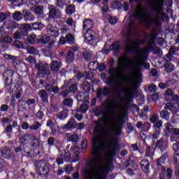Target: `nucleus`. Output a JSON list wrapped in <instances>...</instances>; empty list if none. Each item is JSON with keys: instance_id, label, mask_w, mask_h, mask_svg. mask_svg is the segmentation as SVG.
Masks as SVG:
<instances>
[{"instance_id": "obj_1", "label": "nucleus", "mask_w": 179, "mask_h": 179, "mask_svg": "<svg viewBox=\"0 0 179 179\" xmlns=\"http://www.w3.org/2000/svg\"><path fill=\"white\" fill-rule=\"evenodd\" d=\"M136 30V24L134 21H131L129 26L122 29V34L124 37H126L125 41V50L127 52H137L138 57L134 59H129L127 65L124 66L122 65L124 62V57H120L118 59V65H120V68L121 71L122 69H129L132 75H136L138 73V69L141 66H145L146 69H149V64L148 63L142 62L143 61V52L145 48H140L139 45H143L146 43V39H139L137 41H132L131 36Z\"/></svg>"}, {"instance_id": "obj_2", "label": "nucleus", "mask_w": 179, "mask_h": 179, "mask_svg": "<svg viewBox=\"0 0 179 179\" xmlns=\"http://www.w3.org/2000/svg\"><path fill=\"white\" fill-rule=\"evenodd\" d=\"M122 131V124L117 122L114 124H108L106 128V136L108 140L106 143H103L99 137L92 139V155L95 156V159H101L104 149L107 150L109 156L114 157L117 155V152L120 151V143L117 139H111V132L115 135H121Z\"/></svg>"}, {"instance_id": "obj_3", "label": "nucleus", "mask_w": 179, "mask_h": 179, "mask_svg": "<svg viewBox=\"0 0 179 179\" xmlns=\"http://www.w3.org/2000/svg\"><path fill=\"white\" fill-rule=\"evenodd\" d=\"M108 64L110 69H108V73L110 76L106 81V85H108V86H111V87H113L115 93H116L117 97H120V96H121V90L123 89V91L126 93L124 96V103L127 105L131 104L132 100H134V97H135L138 93L136 89H135L134 87V85L136 83V80H135L134 78L118 79L117 76H115V73L118 74L120 73V71H118V69L113 67L114 66V59L110 60ZM128 82L131 83L133 85L129 88V90L124 88L122 86V83H127Z\"/></svg>"}, {"instance_id": "obj_4", "label": "nucleus", "mask_w": 179, "mask_h": 179, "mask_svg": "<svg viewBox=\"0 0 179 179\" xmlns=\"http://www.w3.org/2000/svg\"><path fill=\"white\" fill-rule=\"evenodd\" d=\"M150 5L152 10L156 13L155 17L152 19V22L155 24V28L152 29L150 33H145V38L155 41L157 36L156 30H160L162 26H163L162 20L167 22L170 18L169 15L164 11V8H163V5H164V0H150Z\"/></svg>"}, {"instance_id": "obj_5", "label": "nucleus", "mask_w": 179, "mask_h": 179, "mask_svg": "<svg viewBox=\"0 0 179 179\" xmlns=\"http://www.w3.org/2000/svg\"><path fill=\"white\" fill-rule=\"evenodd\" d=\"M104 106L107 108V110H103L100 107H96L94 110V113L96 117H100L102 115V118H99L98 121L96 122V125L94 129V132L98 136L103 135L104 134V127L101 122L104 124H110V114H114L116 108H120L122 107V105H118L115 99H106L103 102Z\"/></svg>"}, {"instance_id": "obj_6", "label": "nucleus", "mask_w": 179, "mask_h": 179, "mask_svg": "<svg viewBox=\"0 0 179 179\" xmlns=\"http://www.w3.org/2000/svg\"><path fill=\"white\" fill-rule=\"evenodd\" d=\"M90 169H86L84 171L87 179H106L105 174H108V171H111V162H107L106 164L102 165L99 168L96 166V164H93L92 162H90Z\"/></svg>"}, {"instance_id": "obj_7", "label": "nucleus", "mask_w": 179, "mask_h": 179, "mask_svg": "<svg viewBox=\"0 0 179 179\" xmlns=\"http://www.w3.org/2000/svg\"><path fill=\"white\" fill-rule=\"evenodd\" d=\"M135 17L142 21L146 29L152 27V21L149 20V17H146V8L141 4H138L135 12Z\"/></svg>"}, {"instance_id": "obj_8", "label": "nucleus", "mask_w": 179, "mask_h": 179, "mask_svg": "<svg viewBox=\"0 0 179 179\" xmlns=\"http://www.w3.org/2000/svg\"><path fill=\"white\" fill-rule=\"evenodd\" d=\"M36 173L42 178H47L48 177V174H50V164L43 162L39 161L37 162L36 165Z\"/></svg>"}, {"instance_id": "obj_9", "label": "nucleus", "mask_w": 179, "mask_h": 179, "mask_svg": "<svg viewBox=\"0 0 179 179\" xmlns=\"http://www.w3.org/2000/svg\"><path fill=\"white\" fill-rule=\"evenodd\" d=\"M64 162H69L71 160V152H66L64 150L59 151V155L57 158L56 162L57 164H64Z\"/></svg>"}, {"instance_id": "obj_10", "label": "nucleus", "mask_w": 179, "mask_h": 179, "mask_svg": "<svg viewBox=\"0 0 179 179\" xmlns=\"http://www.w3.org/2000/svg\"><path fill=\"white\" fill-rule=\"evenodd\" d=\"M166 178L171 179L173 177V174L174 172L173 169L168 168L166 169V166H161V172L159 173V178L160 179H166Z\"/></svg>"}, {"instance_id": "obj_11", "label": "nucleus", "mask_w": 179, "mask_h": 179, "mask_svg": "<svg viewBox=\"0 0 179 179\" xmlns=\"http://www.w3.org/2000/svg\"><path fill=\"white\" fill-rule=\"evenodd\" d=\"M13 73H15V71H13V70L12 69L7 70L6 72L3 73V78H6V83L8 82V80H9V78H11V80H12V78L13 77ZM10 88H11L10 84L6 83L4 86L5 92L8 93L9 90H10Z\"/></svg>"}, {"instance_id": "obj_12", "label": "nucleus", "mask_w": 179, "mask_h": 179, "mask_svg": "<svg viewBox=\"0 0 179 179\" xmlns=\"http://www.w3.org/2000/svg\"><path fill=\"white\" fill-rule=\"evenodd\" d=\"M48 9V20H52V19H55V17H57V15L59 13V9L53 5H49Z\"/></svg>"}, {"instance_id": "obj_13", "label": "nucleus", "mask_w": 179, "mask_h": 179, "mask_svg": "<svg viewBox=\"0 0 179 179\" xmlns=\"http://www.w3.org/2000/svg\"><path fill=\"white\" fill-rule=\"evenodd\" d=\"M35 68H36L38 72L42 75H51V71L48 69L50 66L47 63L43 64H36Z\"/></svg>"}, {"instance_id": "obj_14", "label": "nucleus", "mask_w": 179, "mask_h": 179, "mask_svg": "<svg viewBox=\"0 0 179 179\" xmlns=\"http://www.w3.org/2000/svg\"><path fill=\"white\" fill-rule=\"evenodd\" d=\"M110 96V88L107 86L99 88L96 92V97L98 99H103V97H108Z\"/></svg>"}, {"instance_id": "obj_15", "label": "nucleus", "mask_w": 179, "mask_h": 179, "mask_svg": "<svg viewBox=\"0 0 179 179\" xmlns=\"http://www.w3.org/2000/svg\"><path fill=\"white\" fill-rule=\"evenodd\" d=\"M171 59H168V58L164 57V71L168 73H170V72H173L175 69L174 64H171Z\"/></svg>"}, {"instance_id": "obj_16", "label": "nucleus", "mask_w": 179, "mask_h": 179, "mask_svg": "<svg viewBox=\"0 0 179 179\" xmlns=\"http://www.w3.org/2000/svg\"><path fill=\"white\" fill-rule=\"evenodd\" d=\"M46 32L49 36H51L52 37H58L59 36V31L58 29L55 27H54V25L49 24L46 27Z\"/></svg>"}, {"instance_id": "obj_17", "label": "nucleus", "mask_w": 179, "mask_h": 179, "mask_svg": "<svg viewBox=\"0 0 179 179\" xmlns=\"http://www.w3.org/2000/svg\"><path fill=\"white\" fill-rule=\"evenodd\" d=\"M22 17L26 22H34V20L36 19V17L31 13V11L27 9L22 11Z\"/></svg>"}, {"instance_id": "obj_18", "label": "nucleus", "mask_w": 179, "mask_h": 179, "mask_svg": "<svg viewBox=\"0 0 179 179\" xmlns=\"http://www.w3.org/2000/svg\"><path fill=\"white\" fill-rule=\"evenodd\" d=\"M142 171L145 173V174H149L150 173V162L148 159H143L140 162Z\"/></svg>"}, {"instance_id": "obj_19", "label": "nucleus", "mask_w": 179, "mask_h": 179, "mask_svg": "<svg viewBox=\"0 0 179 179\" xmlns=\"http://www.w3.org/2000/svg\"><path fill=\"white\" fill-rule=\"evenodd\" d=\"M84 37L87 41L90 43V41H93L96 38V32L92 29L86 30Z\"/></svg>"}, {"instance_id": "obj_20", "label": "nucleus", "mask_w": 179, "mask_h": 179, "mask_svg": "<svg viewBox=\"0 0 179 179\" xmlns=\"http://www.w3.org/2000/svg\"><path fill=\"white\" fill-rule=\"evenodd\" d=\"M29 144L31 148H34V149H38L40 147V141H38V138H37L34 135L30 134Z\"/></svg>"}, {"instance_id": "obj_21", "label": "nucleus", "mask_w": 179, "mask_h": 179, "mask_svg": "<svg viewBox=\"0 0 179 179\" xmlns=\"http://www.w3.org/2000/svg\"><path fill=\"white\" fill-rule=\"evenodd\" d=\"M94 26V22L93 20L87 18L83 21V30H92V27Z\"/></svg>"}, {"instance_id": "obj_22", "label": "nucleus", "mask_w": 179, "mask_h": 179, "mask_svg": "<svg viewBox=\"0 0 179 179\" xmlns=\"http://www.w3.org/2000/svg\"><path fill=\"white\" fill-rule=\"evenodd\" d=\"M78 101H83V103H86L89 100V94L87 92H81L77 94Z\"/></svg>"}, {"instance_id": "obj_23", "label": "nucleus", "mask_w": 179, "mask_h": 179, "mask_svg": "<svg viewBox=\"0 0 179 179\" xmlns=\"http://www.w3.org/2000/svg\"><path fill=\"white\" fill-rule=\"evenodd\" d=\"M50 66L51 71H52L53 72H58V71L61 69L62 64H61V62L54 60L50 63Z\"/></svg>"}, {"instance_id": "obj_24", "label": "nucleus", "mask_w": 179, "mask_h": 179, "mask_svg": "<svg viewBox=\"0 0 179 179\" xmlns=\"http://www.w3.org/2000/svg\"><path fill=\"white\" fill-rule=\"evenodd\" d=\"M156 148H159L161 152L164 153V151L167 148V142L163 140V138H161L159 141L157 142Z\"/></svg>"}, {"instance_id": "obj_25", "label": "nucleus", "mask_w": 179, "mask_h": 179, "mask_svg": "<svg viewBox=\"0 0 179 179\" xmlns=\"http://www.w3.org/2000/svg\"><path fill=\"white\" fill-rule=\"evenodd\" d=\"M38 96L41 97L43 103H48V92L45 90H39Z\"/></svg>"}, {"instance_id": "obj_26", "label": "nucleus", "mask_w": 179, "mask_h": 179, "mask_svg": "<svg viewBox=\"0 0 179 179\" xmlns=\"http://www.w3.org/2000/svg\"><path fill=\"white\" fill-rule=\"evenodd\" d=\"M77 125L76 120H75V118L71 117L67 122L66 124L64 125V129H73V128H76Z\"/></svg>"}, {"instance_id": "obj_27", "label": "nucleus", "mask_w": 179, "mask_h": 179, "mask_svg": "<svg viewBox=\"0 0 179 179\" xmlns=\"http://www.w3.org/2000/svg\"><path fill=\"white\" fill-rule=\"evenodd\" d=\"M156 48V42L155 41H150L145 48L143 49L142 51L143 52H146L147 51H153Z\"/></svg>"}, {"instance_id": "obj_28", "label": "nucleus", "mask_w": 179, "mask_h": 179, "mask_svg": "<svg viewBox=\"0 0 179 179\" xmlns=\"http://www.w3.org/2000/svg\"><path fill=\"white\" fill-rule=\"evenodd\" d=\"M173 150L174 151V160L175 163H178V158L179 157V141L173 145Z\"/></svg>"}, {"instance_id": "obj_29", "label": "nucleus", "mask_w": 179, "mask_h": 179, "mask_svg": "<svg viewBox=\"0 0 179 179\" xmlns=\"http://www.w3.org/2000/svg\"><path fill=\"white\" fill-rule=\"evenodd\" d=\"M20 30L23 31L25 36H27L29 30H32V27L29 24H20Z\"/></svg>"}, {"instance_id": "obj_30", "label": "nucleus", "mask_w": 179, "mask_h": 179, "mask_svg": "<svg viewBox=\"0 0 179 179\" xmlns=\"http://www.w3.org/2000/svg\"><path fill=\"white\" fill-rule=\"evenodd\" d=\"M65 12L66 15H69V16H71V15H73V13L76 12V8L75 7V5L73 4L67 5L66 6Z\"/></svg>"}, {"instance_id": "obj_31", "label": "nucleus", "mask_w": 179, "mask_h": 179, "mask_svg": "<svg viewBox=\"0 0 179 179\" xmlns=\"http://www.w3.org/2000/svg\"><path fill=\"white\" fill-rule=\"evenodd\" d=\"M12 156H13V154L10 151V149L6 148L3 150V157L4 159L10 160V159H12Z\"/></svg>"}, {"instance_id": "obj_32", "label": "nucleus", "mask_w": 179, "mask_h": 179, "mask_svg": "<svg viewBox=\"0 0 179 179\" xmlns=\"http://www.w3.org/2000/svg\"><path fill=\"white\" fill-rule=\"evenodd\" d=\"M167 157V152H164V154H162L159 159L157 161V166L158 167H162V164H164V162H166Z\"/></svg>"}, {"instance_id": "obj_33", "label": "nucleus", "mask_w": 179, "mask_h": 179, "mask_svg": "<svg viewBox=\"0 0 179 179\" xmlns=\"http://www.w3.org/2000/svg\"><path fill=\"white\" fill-rule=\"evenodd\" d=\"M80 149L79 148V147L78 145H74L72 146L71 148V152H72L73 153H74L75 156H76V160L78 162V160H79V152H80Z\"/></svg>"}, {"instance_id": "obj_34", "label": "nucleus", "mask_w": 179, "mask_h": 179, "mask_svg": "<svg viewBox=\"0 0 179 179\" xmlns=\"http://www.w3.org/2000/svg\"><path fill=\"white\" fill-rule=\"evenodd\" d=\"M66 41L68 44H75V36L71 33L66 35Z\"/></svg>"}, {"instance_id": "obj_35", "label": "nucleus", "mask_w": 179, "mask_h": 179, "mask_svg": "<svg viewBox=\"0 0 179 179\" xmlns=\"http://www.w3.org/2000/svg\"><path fill=\"white\" fill-rule=\"evenodd\" d=\"M62 105L65 107H72L73 105V99L72 98H66L62 101Z\"/></svg>"}, {"instance_id": "obj_36", "label": "nucleus", "mask_w": 179, "mask_h": 179, "mask_svg": "<svg viewBox=\"0 0 179 179\" xmlns=\"http://www.w3.org/2000/svg\"><path fill=\"white\" fill-rule=\"evenodd\" d=\"M13 19H14V20H16V22H20V20L23 19V14H22V12L20 11H15L13 14Z\"/></svg>"}, {"instance_id": "obj_37", "label": "nucleus", "mask_w": 179, "mask_h": 179, "mask_svg": "<svg viewBox=\"0 0 179 179\" xmlns=\"http://www.w3.org/2000/svg\"><path fill=\"white\" fill-rule=\"evenodd\" d=\"M41 127H43V123L40 122H34V124L29 127V129L31 131H38Z\"/></svg>"}, {"instance_id": "obj_38", "label": "nucleus", "mask_w": 179, "mask_h": 179, "mask_svg": "<svg viewBox=\"0 0 179 179\" xmlns=\"http://www.w3.org/2000/svg\"><path fill=\"white\" fill-rule=\"evenodd\" d=\"M176 48L171 46L169 49V53L164 57V58H168L169 59H173V56L176 54Z\"/></svg>"}, {"instance_id": "obj_39", "label": "nucleus", "mask_w": 179, "mask_h": 179, "mask_svg": "<svg viewBox=\"0 0 179 179\" xmlns=\"http://www.w3.org/2000/svg\"><path fill=\"white\" fill-rule=\"evenodd\" d=\"M162 127H163V120H158L153 126L154 131H162Z\"/></svg>"}, {"instance_id": "obj_40", "label": "nucleus", "mask_w": 179, "mask_h": 179, "mask_svg": "<svg viewBox=\"0 0 179 179\" xmlns=\"http://www.w3.org/2000/svg\"><path fill=\"white\" fill-rule=\"evenodd\" d=\"M75 61V53L72 51H68L66 55V62L71 64V62H73Z\"/></svg>"}, {"instance_id": "obj_41", "label": "nucleus", "mask_w": 179, "mask_h": 179, "mask_svg": "<svg viewBox=\"0 0 179 179\" xmlns=\"http://www.w3.org/2000/svg\"><path fill=\"white\" fill-rule=\"evenodd\" d=\"M68 117V110H63L57 115V118L60 120H65Z\"/></svg>"}, {"instance_id": "obj_42", "label": "nucleus", "mask_w": 179, "mask_h": 179, "mask_svg": "<svg viewBox=\"0 0 179 179\" xmlns=\"http://www.w3.org/2000/svg\"><path fill=\"white\" fill-rule=\"evenodd\" d=\"M91 89L90 83H89L87 80L83 83V90H84L85 93L90 92Z\"/></svg>"}, {"instance_id": "obj_43", "label": "nucleus", "mask_w": 179, "mask_h": 179, "mask_svg": "<svg viewBox=\"0 0 179 179\" xmlns=\"http://www.w3.org/2000/svg\"><path fill=\"white\" fill-rule=\"evenodd\" d=\"M164 110H169V111H171L172 113H174L176 111V107L173 103H166L164 106Z\"/></svg>"}, {"instance_id": "obj_44", "label": "nucleus", "mask_w": 179, "mask_h": 179, "mask_svg": "<svg viewBox=\"0 0 179 179\" xmlns=\"http://www.w3.org/2000/svg\"><path fill=\"white\" fill-rule=\"evenodd\" d=\"M92 57H93L92 52L86 51L83 54V58L87 62L90 61V59H92Z\"/></svg>"}, {"instance_id": "obj_45", "label": "nucleus", "mask_w": 179, "mask_h": 179, "mask_svg": "<svg viewBox=\"0 0 179 179\" xmlns=\"http://www.w3.org/2000/svg\"><path fill=\"white\" fill-rule=\"evenodd\" d=\"M34 13H36V15H43V13H44V7L42 6L35 7Z\"/></svg>"}, {"instance_id": "obj_46", "label": "nucleus", "mask_w": 179, "mask_h": 179, "mask_svg": "<svg viewBox=\"0 0 179 179\" xmlns=\"http://www.w3.org/2000/svg\"><path fill=\"white\" fill-rule=\"evenodd\" d=\"M109 48L111 51H116V52H117V51H120V46L118 43L115 42L110 46Z\"/></svg>"}, {"instance_id": "obj_47", "label": "nucleus", "mask_w": 179, "mask_h": 179, "mask_svg": "<svg viewBox=\"0 0 179 179\" xmlns=\"http://www.w3.org/2000/svg\"><path fill=\"white\" fill-rule=\"evenodd\" d=\"M98 61H92L88 64V66L91 71H94V69H97Z\"/></svg>"}, {"instance_id": "obj_48", "label": "nucleus", "mask_w": 179, "mask_h": 179, "mask_svg": "<svg viewBox=\"0 0 179 179\" xmlns=\"http://www.w3.org/2000/svg\"><path fill=\"white\" fill-rule=\"evenodd\" d=\"M88 106L86 104H83L79 108L75 110L76 113H79L82 111L83 113H86L87 111Z\"/></svg>"}, {"instance_id": "obj_49", "label": "nucleus", "mask_w": 179, "mask_h": 179, "mask_svg": "<svg viewBox=\"0 0 179 179\" xmlns=\"http://www.w3.org/2000/svg\"><path fill=\"white\" fill-rule=\"evenodd\" d=\"M20 141L22 142V143H29V141H30V135L25 134L22 136L21 138H20Z\"/></svg>"}, {"instance_id": "obj_50", "label": "nucleus", "mask_w": 179, "mask_h": 179, "mask_svg": "<svg viewBox=\"0 0 179 179\" xmlns=\"http://www.w3.org/2000/svg\"><path fill=\"white\" fill-rule=\"evenodd\" d=\"M25 61L29 62V64H30L31 65H34V64L37 62L36 57L33 56H29L27 58L25 59Z\"/></svg>"}, {"instance_id": "obj_51", "label": "nucleus", "mask_w": 179, "mask_h": 179, "mask_svg": "<svg viewBox=\"0 0 179 179\" xmlns=\"http://www.w3.org/2000/svg\"><path fill=\"white\" fill-rule=\"evenodd\" d=\"M22 36H26V35H25V34H24V32L22 31V29H20V31H17V32H15L14 34V38H15V40L22 38Z\"/></svg>"}, {"instance_id": "obj_52", "label": "nucleus", "mask_w": 179, "mask_h": 179, "mask_svg": "<svg viewBox=\"0 0 179 179\" xmlns=\"http://www.w3.org/2000/svg\"><path fill=\"white\" fill-rule=\"evenodd\" d=\"M165 129L170 134L174 131V128H173V124L169 122L165 124Z\"/></svg>"}, {"instance_id": "obj_53", "label": "nucleus", "mask_w": 179, "mask_h": 179, "mask_svg": "<svg viewBox=\"0 0 179 179\" xmlns=\"http://www.w3.org/2000/svg\"><path fill=\"white\" fill-rule=\"evenodd\" d=\"M158 120H159V115L156 113L152 114L150 118V121L152 124H155V122H157Z\"/></svg>"}, {"instance_id": "obj_54", "label": "nucleus", "mask_w": 179, "mask_h": 179, "mask_svg": "<svg viewBox=\"0 0 179 179\" xmlns=\"http://www.w3.org/2000/svg\"><path fill=\"white\" fill-rule=\"evenodd\" d=\"M38 120H43L44 118V111L41 108L36 114Z\"/></svg>"}, {"instance_id": "obj_55", "label": "nucleus", "mask_w": 179, "mask_h": 179, "mask_svg": "<svg viewBox=\"0 0 179 179\" xmlns=\"http://www.w3.org/2000/svg\"><path fill=\"white\" fill-rule=\"evenodd\" d=\"M87 148V140L84 139L81 142V149H82L83 153H85V150H86Z\"/></svg>"}, {"instance_id": "obj_56", "label": "nucleus", "mask_w": 179, "mask_h": 179, "mask_svg": "<svg viewBox=\"0 0 179 179\" xmlns=\"http://www.w3.org/2000/svg\"><path fill=\"white\" fill-rule=\"evenodd\" d=\"M55 143V138L50 137L48 138V145L49 148H52Z\"/></svg>"}, {"instance_id": "obj_57", "label": "nucleus", "mask_w": 179, "mask_h": 179, "mask_svg": "<svg viewBox=\"0 0 179 179\" xmlns=\"http://www.w3.org/2000/svg\"><path fill=\"white\" fill-rule=\"evenodd\" d=\"M10 29H20V24H17L16 22H10L9 23Z\"/></svg>"}, {"instance_id": "obj_58", "label": "nucleus", "mask_w": 179, "mask_h": 179, "mask_svg": "<svg viewBox=\"0 0 179 179\" xmlns=\"http://www.w3.org/2000/svg\"><path fill=\"white\" fill-rule=\"evenodd\" d=\"M170 113L167 110H162L160 112V117L164 120H167L169 118Z\"/></svg>"}, {"instance_id": "obj_59", "label": "nucleus", "mask_w": 179, "mask_h": 179, "mask_svg": "<svg viewBox=\"0 0 179 179\" xmlns=\"http://www.w3.org/2000/svg\"><path fill=\"white\" fill-rule=\"evenodd\" d=\"M69 139L73 143H76V142L79 141V136H78L76 134H73L70 136Z\"/></svg>"}, {"instance_id": "obj_60", "label": "nucleus", "mask_w": 179, "mask_h": 179, "mask_svg": "<svg viewBox=\"0 0 179 179\" xmlns=\"http://www.w3.org/2000/svg\"><path fill=\"white\" fill-rule=\"evenodd\" d=\"M96 69L99 71V72H103V71H106V64L101 63L100 64H97Z\"/></svg>"}, {"instance_id": "obj_61", "label": "nucleus", "mask_w": 179, "mask_h": 179, "mask_svg": "<svg viewBox=\"0 0 179 179\" xmlns=\"http://www.w3.org/2000/svg\"><path fill=\"white\" fill-rule=\"evenodd\" d=\"M157 89V86H156L154 84H150L148 86V90L149 92H150V93H153L156 92Z\"/></svg>"}, {"instance_id": "obj_62", "label": "nucleus", "mask_w": 179, "mask_h": 179, "mask_svg": "<svg viewBox=\"0 0 179 179\" xmlns=\"http://www.w3.org/2000/svg\"><path fill=\"white\" fill-rule=\"evenodd\" d=\"M27 51L28 54H31V55L36 54V48H34V47H33V46L27 47Z\"/></svg>"}, {"instance_id": "obj_63", "label": "nucleus", "mask_w": 179, "mask_h": 179, "mask_svg": "<svg viewBox=\"0 0 179 179\" xmlns=\"http://www.w3.org/2000/svg\"><path fill=\"white\" fill-rule=\"evenodd\" d=\"M50 36L45 35L41 38V43H42V44H47V43H48V41H50Z\"/></svg>"}, {"instance_id": "obj_64", "label": "nucleus", "mask_w": 179, "mask_h": 179, "mask_svg": "<svg viewBox=\"0 0 179 179\" xmlns=\"http://www.w3.org/2000/svg\"><path fill=\"white\" fill-rule=\"evenodd\" d=\"M173 96V90L168 89L164 93V97L168 99V97H172Z\"/></svg>"}]
</instances>
